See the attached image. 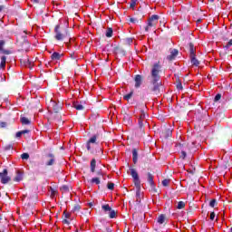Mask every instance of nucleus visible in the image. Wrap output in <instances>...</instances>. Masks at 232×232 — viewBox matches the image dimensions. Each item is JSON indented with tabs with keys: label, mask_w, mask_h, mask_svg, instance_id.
Here are the masks:
<instances>
[{
	"label": "nucleus",
	"mask_w": 232,
	"mask_h": 232,
	"mask_svg": "<svg viewBox=\"0 0 232 232\" xmlns=\"http://www.w3.org/2000/svg\"><path fill=\"white\" fill-rule=\"evenodd\" d=\"M160 64L159 63H154L150 79V84L147 87V93L149 95H160V88L162 87V82L160 81Z\"/></svg>",
	"instance_id": "obj_1"
},
{
	"label": "nucleus",
	"mask_w": 232,
	"mask_h": 232,
	"mask_svg": "<svg viewBox=\"0 0 232 232\" xmlns=\"http://www.w3.org/2000/svg\"><path fill=\"white\" fill-rule=\"evenodd\" d=\"M54 39L56 41H63L66 37H70V34H68V30L61 28V25L57 24L54 27Z\"/></svg>",
	"instance_id": "obj_2"
},
{
	"label": "nucleus",
	"mask_w": 232,
	"mask_h": 232,
	"mask_svg": "<svg viewBox=\"0 0 232 232\" xmlns=\"http://www.w3.org/2000/svg\"><path fill=\"white\" fill-rule=\"evenodd\" d=\"M130 177H132L133 179L134 186H136V188H137L136 195L138 197H140V179L139 178V173L135 169H130Z\"/></svg>",
	"instance_id": "obj_3"
},
{
	"label": "nucleus",
	"mask_w": 232,
	"mask_h": 232,
	"mask_svg": "<svg viewBox=\"0 0 232 232\" xmlns=\"http://www.w3.org/2000/svg\"><path fill=\"white\" fill-rule=\"evenodd\" d=\"M99 135L94 134L92 137H91L88 141L86 142V150L90 151V153L93 154L96 153L97 150H93V144L97 145L99 142L97 141V138Z\"/></svg>",
	"instance_id": "obj_4"
},
{
	"label": "nucleus",
	"mask_w": 232,
	"mask_h": 232,
	"mask_svg": "<svg viewBox=\"0 0 232 232\" xmlns=\"http://www.w3.org/2000/svg\"><path fill=\"white\" fill-rule=\"evenodd\" d=\"M46 103L48 104L49 108H53L54 113H59L61 111V110H63V103H61V102L57 103L52 98H48L46 100Z\"/></svg>",
	"instance_id": "obj_5"
},
{
	"label": "nucleus",
	"mask_w": 232,
	"mask_h": 232,
	"mask_svg": "<svg viewBox=\"0 0 232 232\" xmlns=\"http://www.w3.org/2000/svg\"><path fill=\"white\" fill-rule=\"evenodd\" d=\"M159 19H160L159 14L151 15V17H150L148 20V24L145 27V32H150V28H155V26H157V24H159Z\"/></svg>",
	"instance_id": "obj_6"
},
{
	"label": "nucleus",
	"mask_w": 232,
	"mask_h": 232,
	"mask_svg": "<svg viewBox=\"0 0 232 232\" xmlns=\"http://www.w3.org/2000/svg\"><path fill=\"white\" fill-rule=\"evenodd\" d=\"M154 176L151 174V172L147 173V181L149 182L150 186V191L152 193H157V188L155 187V181H153Z\"/></svg>",
	"instance_id": "obj_7"
},
{
	"label": "nucleus",
	"mask_w": 232,
	"mask_h": 232,
	"mask_svg": "<svg viewBox=\"0 0 232 232\" xmlns=\"http://www.w3.org/2000/svg\"><path fill=\"white\" fill-rule=\"evenodd\" d=\"M0 179L2 184H8L12 178L8 176V169H5L2 172H0Z\"/></svg>",
	"instance_id": "obj_8"
},
{
	"label": "nucleus",
	"mask_w": 232,
	"mask_h": 232,
	"mask_svg": "<svg viewBox=\"0 0 232 232\" xmlns=\"http://www.w3.org/2000/svg\"><path fill=\"white\" fill-rule=\"evenodd\" d=\"M146 110H148V107H146V104L141 103L140 104V117L139 119L140 121H146V117H148V113H146Z\"/></svg>",
	"instance_id": "obj_9"
},
{
	"label": "nucleus",
	"mask_w": 232,
	"mask_h": 232,
	"mask_svg": "<svg viewBox=\"0 0 232 232\" xmlns=\"http://www.w3.org/2000/svg\"><path fill=\"white\" fill-rule=\"evenodd\" d=\"M20 63L22 66H27V68L32 69L34 64H32V62H30V58L28 56H24L21 60Z\"/></svg>",
	"instance_id": "obj_10"
},
{
	"label": "nucleus",
	"mask_w": 232,
	"mask_h": 232,
	"mask_svg": "<svg viewBox=\"0 0 232 232\" xmlns=\"http://www.w3.org/2000/svg\"><path fill=\"white\" fill-rule=\"evenodd\" d=\"M46 159H49L45 163V166H53L55 164V155L53 153L46 154Z\"/></svg>",
	"instance_id": "obj_11"
},
{
	"label": "nucleus",
	"mask_w": 232,
	"mask_h": 232,
	"mask_svg": "<svg viewBox=\"0 0 232 232\" xmlns=\"http://www.w3.org/2000/svg\"><path fill=\"white\" fill-rule=\"evenodd\" d=\"M5 44H6V41L0 40V52H2V53H4L5 55H10L12 53V51L3 49Z\"/></svg>",
	"instance_id": "obj_12"
},
{
	"label": "nucleus",
	"mask_w": 232,
	"mask_h": 232,
	"mask_svg": "<svg viewBox=\"0 0 232 232\" xmlns=\"http://www.w3.org/2000/svg\"><path fill=\"white\" fill-rule=\"evenodd\" d=\"M142 75L140 74H136L134 77V82H135V88H139L140 86L142 85Z\"/></svg>",
	"instance_id": "obj_13"
},
{
	"label": "nucleus",
	"mask_w": 232,
	"mask_h": 232,
	"mask_svg": "<svg viewBox=\"0 0 232 232\" xmlns=\"http://www.w3.org/2000/svg\"><path fill=\"white\" fill-rule=\"evenodd\" d=\"M178 55H179V50L173 49L170 52V54L167 56V60L168 61H174L175 57H177Z\"/></svg>",
	"instance_id": "obj_14"
},
{
	"label": "nucleus",
	"mask_w": 232,
	"mask_h": 232,
	"mask_svg": "<svg viewBox=\"0 0 232 232\" xmlns=\"http://www.w3.org/2000/svg\"><path fill=\"white\" fill-rule=\"evenodd\" d=\"M72 108H74L78 111H82V110H84V105H82V103H79V102H73Z\"/></svg>",
	"instance_id": "obj_15"
},
{
	"label": "nucleus",
	"mask_w": 232,
	"mask_h": 232,
	"mask_svg": "<svg viewBox=\"0 0 232 232\" xmlns=\"http://www.w3.org/2000/svg\"><path fill=\"white\" fill-rule=\"evenodd\" d=\"M132 160L134 164H137V162L139 161V151L137 150V149L132 150Z\"/></svg>",
	"instance_id": "obj_16"
},
{
	"label": "nucleus",
	"mask_w": 232,
	"mask_h": 232,
	"mask_svg": "<svg viewBox=\"0 0 232 232\" xmlns=\"http://www.w3.org/2000/svg\"><path fill=\"white\" fill-rule=\"evenodd\" d=\"M172 135V131L170 129H166L164 131L161 132V136L164 139H169V137H171Z\"/></svg>",
	"instance_id": "obj_17"
},
{
	"label": "nucleus",
	"mask_w": 232,
	"mask_h": 232,
	"mask_svg": "<svg viewBox=\"0 0 232 232\" xmlns=\"http://www.w3.org/2000/svg\"><path fill=\"white\" fill-rule=\"evenodd\" d=\"M146 120H138L139 129L141 133H144V124H146Z\"/></svg>",
	"instance_id": "obj_18"
},
{
	"label": "nucleus",
	"mask_w": 232,
	"mask_h": 232,
	"mask_svg": "<svg viewBox=\"0 0 232 232\" xmlns=\"http://www.w3.org/2000/svg\"><path fill=\"white\" fill-rule=\"evenodd\" d=\"M23 180V172L21 170L16 171V176L14 179V182H21Z\"/></svg>",
	"instance_id": "obj_19"
},
{
	"label": "nucleus",
	"mask_w": 232,
	"mask_h": 232,
	"mask_svg": "<svg viewBox=\"0 0 232 232\" xmlns=\"http://www.w3.org/2000/svg\"><path fill=\"white\" fill-rule=\"evenodd\" d=\"M188 50H189L190 57L193 55H196L195 53L197 52V49H195V44H193V43L188 44Z\"/></svg>",
	"instance_id": "obj_20"
},
{
	"label": "nucleus",
	"mask_w": 232,
	"mask_h": 232,
	"mask_svg": "<svg viewBox=\"0 0 232 232\" xmlns=\"http://www.w3.org/2000/svg\"><path fill=\"white\" fill-rule=\"evenodd\" d=\"M63 57V54L57 53V52H54L52 55H51V59L52 61H60L61 58Z\"/></svg>",
	"instance_id": "obj_21"
},
{
	"label": "nucleus",
	"mask_w": 232,
	"mask_h": 232,
	"mask_svg": "<svg viewBox=\"0 0 232 232\" xmlns=\"http://www.w3.org/2000/svg\"><path fill=\"white\" fill-rule=\"evenodd\" d=\"M190 61L192 66H198L200 64V62H198L197 59V54L190 56Z\"/></svg>",
	"instance_id": "obj_22"
},
{
	"label": "nucleus",
	"mask_w": 232,
	"mask_h": 232,
	"mask_svg": "<svg viewBox=\"0 0 232 232\" xmlns=\"http://www.w3.org/2000/svg\"><path fill=\"white\" fill-rule=\"evenodd\" d=\"M168 220V218H166V215L161 214L158 217V224H165Z\"/></svg>",
	"instance_id": "obj_23"
},
{
	"label": "nucleus",
	"mask_w": 232,
	"mask_h": 232,
	"mask_svg": "<svg viewBox=\"0 0 232 232\" xmlns=\"http://www.w3.org/2000/svg\"><path fill=\"white\" fill-rule=\"evenodd\" d=\"M95 168H97V160L92 159L91 160V173H95Z\"/></svg>",
	"instance_id": "obj_24"
},
{
	"label": "nucleus",
	"mask_w": 232,
	"mask_h": 232,
	"mask_svg": "<svg viewBox=\"0 0 232 232\" xmlns=\"http://www.w3.org/2000/svg\"><path fill=\"white\" fill-rule=\"evenodd\" d=\"M20 122L22 124H24V126H28V125L32 124V121L26 117H21L20 118Z\"/></svg>",
	"instance_id": "obj_25"
},
{
	"label": "nucleus",
	"mask_w": 232,
	"mask_h": 232,
	"mask_svg": "<svg viewBox=\"0 0 232 232\" xmlns=\"http://www.w3.org/2000/svg\"><path fill=\"white\" fill-rule=\"evenodd\" d=\"M176 88L177 90H184V87H182V82L180 81V78L176 79Z\"/></svg>",
	"instance_id": "obj_26"
},
{
	"label": "nucleus",
	"mask_w": 232,
	"mask_h": 232,
	"mask_svg": "<svg viewBox=\"0 0 232 232\" xmlns=\"http://www.w3.org/2000/svg\"><path fill=\"white\" fill-rule=\"evenodd\" d=\"M102 209L104 211V213L108 214L111 210V207H110L109 204H105L102 206Z\"/></svg>",
	"instance_id": "obj_27"
},
{
	"label": "nucleus",
	"mask_w": 232,
	"mask_h": 232,
	"mask_svg": "<svg viewBox=\"0 0 232 232\" xmlns=\"http://www.w3.org/2000/svg\"><path fill=\"white\" fill-rule=\"evenodd\" d=\"M6 67V56L1 57L0 70Z\"/></svg>",
	"instance_id": "obj_28"
},
{
	"label": "nucleus",
	"mask_w": 232,
	"mask_h": 232,
	"mask_svg": "<svg viewBox=\"0 0 232 232\" xmlns=\"http://www.w3.org/2000/svg\"><path fill=\"white\" fill-rule=\"evenodd\" d=\"M106 37H113V29L111 27H108L105 33Z\"/></svg>",
	"instance_id": "obj_29"
},
{
	"label": "nucleus",
	"mask_w": 232,
	"mask_h": 232,
	"mask_svg": "<svg viewBox=\"0 0 232 232\" xmlns=\"http://www.w3.org/2000/svg\"><path fill=\"white\" fill-rule=\"evenodd\" d=\"M91 184H101V178L100 177H95V178H92L91 179Z\"/></svg>",
	"instance_id": "obj_30"
},
{
	"label": "nucleus",
	"mask_w": 232,
	"mask_h": 232,
	"mask_svg": "<svg viewBox=\"0 0 232 232\" xmlns=\"http://www.w3.org/2000/svg\"><path fill=\"white\" fill-rule=\"evenodd\" d=\"M186 208V203L184 201H179L177 209H184Z\"/></svg>",
	"instance_id": "obj_31"
},
{
	"label": "nucleus",
	"mask_w": 232,
	"mask_h": 232,
	"mask_svg": "<svg viewBox=\"0 0 232 232\" xmlns=\"http://www.w3.org/2000/svg\"><path fill=\"white\" fill-rule=\"evenodd\" d=\"M108 215H109L110 218H115V217H117V211L111 209V210L110 211V213H108Z\"/></svg>",
	"instance_id": "obj_32"
},
{
	"label": "nucleus",
	"mask_w": 232,
	"mask_h": 232,
	"mask_svg": "<svg viewBox=\"0 0 232 232\" xmlns=\"http://www.w3.org/2000/svg\"><path fill=\"white\" fill-rule=\"evenodd\" d=\"M61 191H63L64 193H68L70 191V187L68 185H63L61 187Z\"/></svg>",
	"instance_id": "obj_33"
},
{
	"label": "nucleus",
	"mask_w": 232,
	"mask_h": 232,
	"mask_svg": "<svg viewBox=\"0 0 232 232\" xmlns=\"http://www.w3.org/2000/svg\"><path fill=\"white\" fill-rule=\"evenodd\" d=\"M131 97H133V92H130V93L126 94L123 96V99L125 101H130V99H131Z\"/></svg>",
	"instance_id": "obj_34"
},
{
	"label": "nucleus",
	"mask_w": 232,
	"mask_h": 232,
	"mask_svg": "<svg viewBox=\"0 0 232 232\" xmlns=\"http://www.w3.org/2000/svg\"><path fill=\"white\" fill-rule=\"evenodd\" d=\"M136 5H137V0H130V8H131V10H135Z\"/></svg>",
	"instance_id": "obj_35"
},
{
	"label": "nucleus",
	"mask_w": 232,
	"mask_h": 232,
	"mask_svg": "<svg viewBox=\"0 0 232 232\" xmlns=\"http://www.w3.org/2000/svg\"><path fill=\"white\" fill-rule=\"evenodd\" d=\"M21 159H22L23 160H28L30 159V154H28V153H23V154L21 155Z\"/></svg>",
	"instance_id": "obj_36"
},
{
	"label": "nucleus",
	"mask_w": 232,
	"mask_h": 232,
	"mask_svg": "<svg viewBox=\"0 0 232 232\" xmlns=\"http://www.w3.org/2000/svg\"><path fill=\"white\" fill-rule=\"evenodd\" d=\"M161 184L162 186H164V188H168V186H169V179H163L161 181Z\"/></svg>",
	"instance_id": "obj_37"
},
{
	"label": "nucleus",
	"mask_w": 232,
	"mask_h": 232,
	"mask_svg": "<svg viewBox=\"0 0 232 232\" xmlns=\"http://www.w3.org/2000/svg\"><path fill=\"white\" fill-rule=\"evenodd\" d=\"M107 188L108 189H111V191H113L114 188H115V184L114 183H111V182H109L107 184Z\"/></svg>",
	"instance_id": "obj_38"
},
{
	"label": "nucleus",
	"mask_w": 232,
	"mask_h": 232,
	"mask_svg": "<svg viewBox=\"0 0 232 232\" xmlns=\"http://www.w3.org/2000/svg\"><path fill=\"white\" fill-rule=\"evenodd\" d=\"M218 203L217 202V199H212L210 202H209V206L210 208H215V206H217Z\"/></svg>",
	"instance_id": "obj_39"
},
{
	"label": "nucleus",
	"mask_w": 232,
	"mask_h": 232,
	"mask_svg": "<svg viewBox=\"0 0 232 232\" xmlns=\"http://www.w3.org/2000/svg\"><path fill=\"white\" fill-rule=\"evenodd\" d=\"M123 121H127L128 124H130L131 122V118L130 117V115L125 114L123 117Z\"/></svg>",
	"instance_id": "obj_40"
},
{
	"label": "nucleus",
	"mask_w": 232,
	"mask_h": 232,
	"mask_svg": "<svg viewBox=\"0 0 232 232\" xmlns=\"http://www.w3.org/2000/svg\"><path fill=\"white\" fill-rule=\"evenodd\" d=\"M125 44H128L130 46V44H131V43H133V39L132 38H126L124 40Z\"/></svg>",
	"instance_id": "obj_41"
},
{
	"label": "nucleus",
	"mask_w": 232,
	"mask_h": 232,
	"mask_svg": "<svg viewBox=\"0 0 232 232\" xmlns=\"http://www.w3.org/2000/svg\"><path fill=\"white\" fill-rule=\"evenodd\" d=\"M222 99V94L218 93L214 98V102H218V101H220Z\"/></svg>",
	"instance_id": "obj_42"
},
{
	"label": "nucleus",
	"mask_w": 232,
	"mask_h": 232,
	"mask_svg": "<svg viewBox=\"0 0 232 232\" xmlns=\"http://www.w3.org/2000/svg\"><path fill=\"white\" fill-rule=\"evenodd\" d=\"M5 150V151H10V150H14V146L12 144L6 145Z\"/></svg>",
	"instance_id": "obj_43"
},
{
	"label": "nucleus",
	"mask_w": 232,
	"mask_h": 232,
	"mask_svg": "<svg viewBox=\"0 0 232 232\" xmlns=\"http://www.w3.org/2000/svg\"><path fill=\"white\" fill-rule=\"evenodd\" d=\"M50 191H51V195L52 197L55 196V193H57V189L50 187Z\"/></svg>",
	"instance_id": "obj_44"
},
{
	"label": "nucleus",
	"mask_w": 232,
	"mask_h": 232,
	"mask_svg": "<svg viewBox=\"0 0 232 232\" xmlns=\"http://www.w3.org/2000/svg\"><path fill=\"white\" fill-rule=\"evenodd\" d=\"M187 155L188 154L186 153V151L182 150L181 154H180V159H182V160H184V159H186Z\"/></svg>",
	"instance_id": "obj_45"
},
{
	"label": "nucleus",
	"mask_w": 232,
	"mask_h": 232,
	"mask_svg": "<svg viewBox=\"0 0 232 232\" xmlns=\"http://www.w3.org/2000/svg\"><path fill=\"white\" fill-rule=\"evenodd\" d=\"M96 174H97V176L98 177H102V179H104V174H103V172H102V170H98L97 172H96Z\"/></svg>",
	"instance_id": "obj_46"
},
{
	"label": "nucleus",
	"mask_w": 232,
	"mask_h": 232,
	"mask_svg": "<svg viewBox=\"0 0 232 232\" xmlns=\"http://www.w3.org/2000/svg\"><path fill=\"white\" fill-rule=\"evenodd\" d=\"M130 23H133V24H139V19H137V18H130Z\"/></svg>",
	"instance_id": "obj_47"
},
{
	"label": "nucleus",
	"mask_w": 232,
	"mask_h": 232,
	"mask_svg": "<svg viewBox=\"0 0 232 232\" xmlns=\"http://www.w3.org/2000/svg\"><path fill=\"white\" fill-rule=\"evenodd\" d=\"M72 211H81V206H79V205H75L74 207H73V209H72Z\"/></svg>",
	"instance_id": "obj_48"
},
{
	"label": "nucleus",
	"mask_w": 232,
	"mask_h": 232,
	"mask_svg": "<svg viewBox=\"0 0 232 232\" xmlns=\"http://www.w3.org/2000/svg\"><path fill=\"white\" fill-rule=\"evenodd\" d=\"M215 217H217V214L215 212L210 213V220H215Z\"/></svg>",
	"instance_id": "obj_49"
},
{
	"label": "nucleus",
	"mask_w": 232,
	"mask_h": 232,
	"mask_svg": "<svg viewBox=\"0 0 232 232\" xmlns=\"http://www.w3.org/2000/svg\"><path fill=\"white\" fill-rule=\"evenodd\" d=\"M7 124L5 121H0V128H6Z\"/></svg>",
	"instance_id": "obj_50"
},
{
	"label": "nucleus",
	"mask_w": 232,
	"mask_h": 232,
	"mask_svg": "<svg viewBox=\"0 0 232 232\" xmlns=\"http://www.w3.org/2000/svg\"><path fill=\"white\" fill-rule=\"evenodd\" d=\"M230 46H232V39L227 42V44L225 46V48H229Z\"/></svg>",
	"instance_id": "obj_51"
},
{
	"label": "nucleus",
	"mask_w": 232,
	"mask_h": 232,
	"mask_svg": "<svg viewBox=\"0 0 232 232\" xmlns=\"http://www.w3.org/2000/svg\"><path fill=\"white\" fill-rule=\"evenodd\" d=\"M63 224H66L67 226H70V221L67 218L63 219Z\"/></svg>",
	"instance_id": "obj_52"
},
{
	"label": "nucleus",
	"mask_w": 232,
	"mask_h": 232,
	"mask_svg": "<svg viewBox=\"0 0 232 232\" xmlns=\"http://www.w3.org/2000/svg\"><path fill=\"white\" fill-rule=\"evenodd\" d=\"M26 133H30V130H22V135H26Z\"/></svg>",
	"instance_id": "obj_53"
},
{
	"label": "nucleus",
	"mask_w": 232,
	"mask_h": 232,
	"mask_svg": "<svg viewBox=\"0 0 232 232\" xmlns=\"http://www.w3.org/2000/svg\"><path fill=\"white\" fill-rule=\"evenodd\" d=\"M63 215H64L65 218H70V217H71L70 213H66V211L63 212Z\"/></svg>",
	"instance_id": "obj_54"
},
{
	"label": "nucleus",
	"mask_w": 232,
	"mask_h": 232,
	"mask_svg": "<svg viewBox=\"0 0 232 232\" xmlns=\"http://www.w3.org/2000/svg\"><path fill=\"white\" fill-rule=\"evenodd\" d=\"M120 50H121V48L119 46L114 47L115 53H119Z\"/></svg>",
	"instance_id": "obj_55"
},
{
	"label": "nucleus",
	"mask_w": 232,
	"mask_h": 232,
	"mask_svg": "<svg viewBox=\"0 0 232 232\" xmlns=\"http://www.w3.org/2000/svg\"><path fill=\"white\" fill-rule=\"evenodd\" d=\"M21 135H23V132H22V130H21V131H18V132H16V138H19V137H21Z\"/></svg>",
	"instance_id": "obj_56"
},
{
	"label": "nucleus",
	"mask_w": 232,
	"mask_h": 232,
	"mask_svg": "<svg viewBox=\"0 0 232 232\" xmlns=\"http://www.w3.org/2000/svg\"><path fill=\"white\" fill-rule=\"evenodd\" d=\"M5 5H0V14H1V12H3V10H5Z\"/></svg>",
	"instance_id": "obj_57"
},
{
	"label": "nucleus",
	"mask_w": 232,
	"mask_h": 232,
	"mask_svg": "<svg viewBox=\"0 0 232 232\" xmlns=\"http://www.w3.org/2000/svg\"><path fill=\"white\" fill-rule=\"evenodd\" d=\"M196 23H197V24H200V23H202V19H201V18L198 19V20L196 21Z\"/></svg>",
	"instance_id": "obj_58"
},
{
	"label": "nucleus",
	"mask_w": 232,
	"mask_h": 232,
	"mask_svg": "<svg viewBox=\"0 0 232 232\" xmlns=\"http://www.w3.org/2000/svg\"><path fill=\"white\" fill-rule=\"evenodd\" d=\"M26 197H28V194H24L22 200H24L26 198Z\"/></svg>",
	"instance_id": "obj_59"
},
{
	"label": "nucleus",
	"mask_w": 232,
	"mask_h": 232,
	"mask_svg": "<svg viewBox=\"0 0 232 232\" xmlns=\"http://www.w3.org/2000/svg\"><path fill=\"white\" fill-rule=\"evenodd\" d=\"M106 232H112V230L110 227H106Z\"/></svg>",
	"instance_id": "obj_60"
},
{
	"label": "nucleus",
	"mask_w": 232,
	"mask_h": 232,
	"mask_svg": "<svg viewBox=\"0 0 232 232\" xmlns=\"http://www.w3.org/2000/svg\"><path fill=\"white\" fill-rule=\"evenodd\" d=\"M33 3H34L35 5L39 4V0H32Z\"/></svg>",
	"instance_id": "obj_61"
},
{
	"label": "nucleus",
	"mask_w": 232,
	"mask_h": 232,
	"mask_svg": "<svg viewBox=\"0 0 232 232\" xmlns=\"http://www.w3.org/2000/svg\"><path fill=\"white\" fill-rule=\"evenodd\" d=\"M75 53H71V57H72V59H75Z\"/></svg>",
	"instance_id": "obj_62"
},
{
	"label": "nucleus",
	"mask_w": 232,
	"mask_h": 232,
	"mask_svg": "<svg viewBox=\"0 0 232 232\" xmlns=\"http://www.w3.org/2000/svg\"><path fill=\"white\" fill-rule=\"evenodd\" d=\"M24 44H26V45L28 46V44H28V41H26V40L24 41Z\"/></svg>",
	"instance_id": "obj_63"
},
{
	"label": "nucleus",
	"mask_w": 232,
	"mask_h": 232,
	"mask_svg": "<svg viewBox=\"0 0 232 232\" xmlns=\"http://www.w3.org/2000/svg\"><path fill=\"white\" fill-rule=\"evenodd\" d=\"M210 3H215V0H210Z\"/></svg>",
	"instance_id": "obj_64"
}]
</instances>
